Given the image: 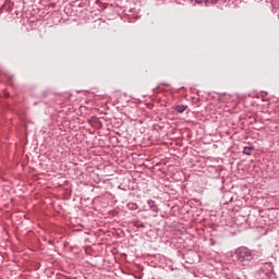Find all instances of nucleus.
Here are the masks:
<instances>
[{
  "label": "nucleus",
  "mask_w": 279,
  "mask_h": 279,
  "mask_svg": "<svg viewBox=\"0 0 279 279\" xmlns=\"http://www.w3.org/2000/svg\"><path fill=\"white\" fill-rule=\"evenodd\" d=\"M235 256L241 263H243V260H252V251H250L247 246H240L235 251Z\"/></svg>",
  "instance_id": "1"
},
{
  "label": "nucleus",
  "mask_w": 279,
  "mask_h": 279,
  "mask_svg": "<svg viewBox=\"0 0 279 279\" xmlns=\"http://www.w3.org/2000/svg\"><path fill=\"white\" fill-rule=\"evenodd\" d=\"M252 151H254V147L245 146L243 149V154L246 156H252Z\"/></svg>",
  "instance_id": "2"
},
{
  "label": "nucleus",
  "mask_w": 279,
  "mask_h": 279,
  "mask_svg": "<svg viewBox=\"0 0 279 279\" xmlns=\"http://www.w3.org/2000/svg\"><path fill=\"white\" fill-rule=\"evenodd\" d=\"M174 110H175L177 112H179L180 114H182V112H184V110H186V106H184V105H178V106L174 108Z\"/></svg>",
  "instance_id": "3"
},
{
  "label": "nucleus",
  "mask_w": 279,
  "mask_h": 279,
  "mask_svg": "<svg viewBox=\"0 0 279 279\" xmlns=\"http://www.w3.org/2000/svg\"><path fill=\"white\" fill-rule=\"evenodd\" d=\"M219 0H205V3H217Z\"/></svg>",
  "instance_id": "4"
},
{
  "label": "nucleus",
  "mask_w": 279,
  "mask_h": 279,
  "mask_svg": "<svg viewBox=\"0 0 279 279\" xmlns=\"http://www.w3.org/2000/svg\"><path fill=\"white\" fill-rule=\"evenodd\" d=\"M196 1V3H202V0H195Z\"/></svg>",
  "instance_id": "5"
}]
</instances>
